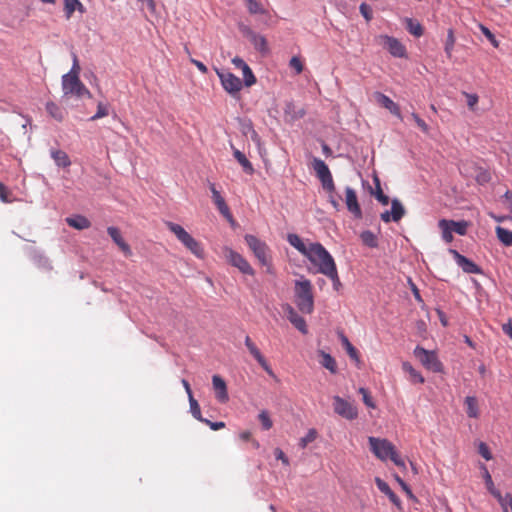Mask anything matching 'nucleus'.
I'll return each mask as SVG.
<instances>
[{
	"mask_svg": "<svg viewBox=\"0 0 512 512\" xmlns=\"http://www.w3.org/2000/svg\"><path fill=\"white\" fill-rule=\"evenodd\" d=\"M46 111L53 119L58 122H62L65 118V111L52 101L46 103Z\"/></svg>",
	"mask_w": 512,
	"mask_h": 512,
	"instance_id": "393cba45",
	"label": "nucleus"
},
{
	"mask_svg": "<svg viewBox=\"0 0 512 512\" xmlns=\"http://www.w3.org/2000/svg\"><path fill=\"white\" fill-rule=\"evenodd\" d=\"M455 41H456V39H455V36H454V32H453L452 29H449L448 33H447V38H446V41H445V47H444L446 56L449 59L452 58V53H453Z\"/></svg>",
	"mask_w": 512,
	"mask_h": 512,
	"instance_id": "c9c22d12",
	"label": "nucleus"
},
{
	"mask_svg": "<svg viewBox=\"0 0 512 512\" xmlns=\"http://www.w3.org/2000/svg\"><path fill=\"white\" fill-rule=\"evenodd\" d=\"M51 157L59 167H68L71 165L70 158L68 154L60 149L52 150L51 151Z\"/></svg>",
	"mask_w": 512,
	"mask_h": 512,
	"instance_id": "a878e982",
	"label": "nucleus"
},
{
	"mask_svg": "<svg viewBox=\"0 0 512 512\" xmlns=\"http://www.w3.org/2000/svg\"><path fill=\"white\" fill-rule=\"evenodd\" d=\"M402 369L410 375V379L414 383H424V377L416 371L409 362L402 364Z\"/></svg>",
	"mask_w": 512,
	"mask_h": 512,
	"instance_id": "473e14b6",
	"label": "nucleus"
},
{
	"mask_svg": "<svg viewBox=\"0 0 512 512\" xmlns=\"http://www.w3.org/2000/svg\"><path fill=\"white\" fill-rule=\"evenodd\" d=\"M201 422L205 423L206 425H208L214 431L220 430V429L225 427V423L222 422V421H220V422H212V421L204 418Z\"/></svg>",
	"mask_w": 512,
	"mask_h": 512,
	"instance_id": "13d9d810",
	"label": "nucleus"
},
{
	"mask_svg": "<svg viewBox=\"0 0 512 512\" xmlns=\"http://www.w3.org/2000/svg\"><path fill=\"white\" fill-rule=\"evenodd\" d=\"M411 118L414 120L415 124L418 126V128L424 132V133H428L429 132V126L426 124V122L419 117V115L415 112H412L411 113Z\"/></svg>",
	"mask_w": 512,
	"mask_h": 512,
	"instance_id": "09e8293b",
	"label": "nucleus"
},
{
	"mask_svg": "<svg viewBox=\"0 0 512 512\" xmlns=\"http://www.w3.org/2000/svg\"><path fill=\"white\" fill-rule=\"evenodd\" d=\"M245 345L249 352L253 355V357L256 359V361L260 364V366L269 374L273 375V371L271 367L269 366L268 362L264 358V356L261 354L260 350L257 348V346L253 343L251 338L249 336H246L245 338Z\"/></svg>",
	"mask_w": 512,
	"mask_h": 512,
	"instance_id": "f3484780",
	"label": "nucleus"
},
{
	"mask_svg": "<svg viewBox=\"0 0 512 512\" xmlns=\"http://www.w3.org/2000/svg\"><path fill=\"white\" fill-rule=\"evenodd\" d=\"M478 452L486 460H490L492 458L489 447L483 442L479 444Z\"/></svg>",
	"mask_w": 512,
	"mask_h": 512,
	"instance_id": "6e6d98bb",
	"label": "nucleus"
},
{
	"mask_svg": "<svg viewBox=\"0 0 512 512\" xmlns=\"http://www.w3.org/2000/svg\"><path fill=\"white\" fill-rule=\"evenodd\" d=\"M358 392L362 395V399L364 404L369 408H375V402L373 401L372 396L370 395L369 391L366 388H359Z\"/></svg>",
	"mask_w": 512,
	"mask_h": 512,
	"instance_id": "49530a36",
	"label": "nucleus"
},
{
	"mask_svg": "<svg viewBox=\"0 0 512 512\" xmlns=\"http://www.w3.org/2000/svg\"><path fill=\"white\" fill-rule=\"evenodd\" d=\"M287 240L291 246L308 258L317 268V273L328 274L336 266L333 257L322 244L318 242L305 243L297 234H289Z\"/></svg>",
	"mask_w": 512,
	"mask_h": 512,
	"instance_id": "f257e3e1",
	"label": "nucleus"
},
{
	"mask_svg": "<svg viewBox=\"0 0 512 512\" xmlns=\"http://www.w3.org/2000/svg\"><path fill=\"white\" fill-rule=\"evenodd\" d=\"M312 168L315 171L316 176L320 180L324 191L331 192L335 190V184L332 174L323 160L314 157L312 160Z\"/></svg>",
	"mask_w": 512,
	"mask_h": 512,
	"instance_id": "0eeeda50",
	"label": "nucleus"
},
{
	"mask_svg": "<svg viewBox=\"0 0 512 512\" xmlns=\"http://www.w3.org/2000/svg\"><path fill=\"white\" fill-rule=\"evenodd\" d=\"M503 332L512 339V323L509 321L502 325Z\"/></svg>",
	"mask_w": 512,
	"mask_h": 512,
	"instance_id": "774afa93",
	"label": "nucleus"
},
{
	"mask_svg": "<svg viewBox=\"0 0 512 512\" xmlns=\"http://www.w3.org/2000/svg\"><path fill=\"white\" fill-rule=\"evenodd\" d=\"M325 276L328 277L332 281L334 290L339 291L340 288L342 287V284L340 281L337 267L335 266L333 269H331L328 272V274H325Z\"/></svg>",
	"mask_w": 512,
	"mask_h": 512,
	"instance_id": "a19ab883",
	"label": "nucleus"
},
{
	"mask_svg": "<svg viewBox=\"0 0 512 512\" xmlns=\"http://www.w3.org/2000/svg\"><path fill=\"white\" fill-rule=\"evenodd\" d=\"M360 12H361V14L363 15V17H364L367 21L371 20V18H372V10H371V8H370L368 5H366V4H364V3H363V4H361V5H360Z\"/></svg>",
	"mask_w": 512,
	"mask_h": 512,
	"instance_id": "052dcab7",
	"label": "nucleus"
},
{
	"mask_svg": "<svg viewBox=\"0 0 512 512\" xmlns=\"http://www.w3.org/2000/svg\"><path fill=\"white\" fill-rule=\"evenodd\" d=\"M360 238L363 244L370 248H375L378 246L377 236L369 230L363 231L360 235Z\"/></svg>",
	"mask_w": 512,
	"mask_h": 512,
	"instance_id": "f704fd0d",
	"label": "nucleus"
},
{
	"mask_svg": "<svg viewBox=\"0 0 512 512\" xmlns=\"http://www.w3.org/2000/svg\"><path fill=\"white\" fill-rule=\"evenodd\" d=\"M288 319L301 333L306 334L308 332L305 319L299 316L293 309L290 310Z\"/></svg>",
	"mask_w": 512,
	"mask_h": 512,
	"instance_id": "bb28decb",
	"label": "nucleus"
},
{
	"mask_svg": "<svg viewBox=\"0 0 512 512\" xmlns=\"http://www.w3.org/2000/svg\"><path fill=\"white\" fill-rule=\"evenodd\" d=\"M66 222L70 227H73L77 230H84L91 226L90 221L82 215H77L74 217L66 218Z\"/></svg>",
	"mask_w": 512,
	"mask_h": 512,
	"instance_id": "5701e85b",
	"label": "nucleus"
},
{
	"mask_svg": "<svg viewBox=\"0 0 512 512\" xmlns=\"http://www.w3.org/2000/svg\"><path fill=\"white\" fill-rule=\"evenodd\" d=\"M375 98L381 106L389 110L393 115L401 118L400 108L392 99L380 92L375 93Z\"/></svg>",
	"mask_w": 512,
	"mask_h": 512,
	"instance_id": "412c9836",
	"label": "nucleus"
},
{
	"mask_svg": "<svg viewBox=\"0 0 512 512\" xmlns=\"http://www.w3.org/2000/svg\"><path fill=\"white\" fill-rule=\"evenodd\" d=\"M345 204L348 211L356 218H362V210L358 203V198L355 190L351 187L345 188Z\"/></svg>",
	"mask_w": 512,
	"mask_h": 512,
	"instance_id": "4468645a",
	"label": "nucleus"
},
{
	"mask_svg": "<svg viewBox=\"0 0 512 512\" xmlns=\"http://www.w3.org/2000/svg\"><path fill=\"white\" fill-rule=\"evenodd\" d=\"M394 478L397 481V483L401 486V488L406 492V494L408 496L412 497L413 496L412 491L409 488V486L407 485V483L398 475H394Z\"/></svg>",
	"mask_w": 512,
	"mask_h": 512,
	"instance_id": "bf43d9fd",
	"label": "nucleus"
},
{
	"mask_svg": "<svg viewBox=\"0 0 512 512\" xmlns=\"http://www.w3.org/2000/svg\"><path fill=\"white\" fill-rule=\"evenodd\" d=\"M274 455H275L276 459L281 460L283 464H285V465L289 464V460H288L287 456L284 454V452L280 448H276L274 450Z\"/></svg>",
	"mask_w": 512,
	"mask_h": 512,
	"instance_id": "680f3d73",
	"label": "nucleus"
},
{
	"mask_svg": "<svg viewBox=\"0 0 512 512\" xmlns=\"http://www.w3.org/2000/svg\"><path fill=\"white\" fill-rule=\"evenodd\" d=\"M295 304L297 308L305 314H311L314 311L313 285L309 279L301 276L294 284Z\"/></svg>",
	"mask_w": 512,
	"mask_h": 512,
	"instance_id": "7ed1b4c3",
	"label": "nucleus"
},
{
	"mask_svg": "<svg viewBox=\"0 0 512 512\" xmlns=\"http://www.w3.org/2000/svg\"><path fill=\"white\" fill-rule=\"evenodd\" d=\"M242 72H243L244 83L247 87H250L256 83V77L254 76L251 68L248 65L245 66V68L242 70Z\"/></svg>",
	"mask_w": 512,
	"mask_h": 512,
	"instance_id": "a18cd8bd",
	"label": "nucleus"
},
{
	"mask_svg": "<svg viewBox=\"0 0 512 512\" xmlns=\"http://www.w3.org/2000/svg\"><path fill=\"white\" fill-rule=\"evenodd\" d=\"M233 155L247 174L252 175L254 173L253 165L247 159L244 153H242L240 150L236 148H233Z\"/></svg>",
	"mask_w": 512,
	"mask_h": 512,
	"instance_id": "b1692460",
	"label": "nucleus"
},
{
	"mask_svg": "<svg viewBox=\"0 0 512 512\" xmlns=\"http://www.w3.org/2000/svg\"><path fill=\"white\" fill-rule=\"evenodd\" d=\"M108 115V109L103 103H98L97 112L90 118L91 121L98 120Z\"/></svg>",
	"mask_w": 512,
	"mask_h": 512,
	"instance_id": "3c124183",
	"label": "nucleus"
},
{
	"mask_svg": "<svg viewBox=\"0 0 512 512\" xmlns=\"http://www.w3.org/2000/svg\"><path fill=\"white\" fill-rule=\"evenodd\" d=\"M463 94L467 98V105H468L469 109L475 110V107L478 104V100H479L478 96L476 94H469L466 92H464Z\"/></svg>",
	"mask_w": 512,
	"mask_h": 512,
	"instance_id": "5fc2aeb1",
	"label": "nucleus"
},
{
	"mask_svg": "<svg viewBox=\"0 0 512 512\" xmlns=\"http://www.w3.org/2000/svg\"><path fill=\"white\" fill-rule=\"evenodd\" d=\"M165 225L192 254L198 258L204 257V250L201 244L196 239H194L181 225L171 221H166Z\"/></svg>",
	"mask_w": 512,
	"mask_h": 512,
	"instance_id": "39448f33",
	"label": "nucleus"
},
{
	"mask_svg": "<svg viewBox=\"0 0 512 512\" xmlns=\"http://www.w3.org/2000/svg\"><path fill=\"white\" fill-rule=\"evenodd\" d=\"M375 483L378 487V489L384 493L385 495L388 496L389 500L396 506L400 507L401 506V500L399 499V497L391 490V488L389 487V485L383 481L381 478L379 477H376L375 478Z\"/></svg>",
	"mask_w": 512,
	"mask_h": 512,
	"instance_id": "4be33fe9",
	"label": "nucleus"
},
{
	"mask_svg": "<svg viewBox=\"0 0 512 512\" xmlns=\"http://www.w3.org/2000/svg\"><path fill=\"white\" fill-rule=\"evenodd\" d=\"M223 255L225 259L234 267L238 268L243 274L254 275V269L248 263V261L229 247L223 248Z\"/></svg>",
	"mask_w": 512,
	"mask_h": 512,
	"instance_id": "1a4fd4ad",
	"label": "nucleus"
},
{
	"mask_svg": "<svg viewBox=\"0 0 512 512\" xmlns=\"http://www.w3.org/2000/svg\"><path fill=\"white\" fill-rule=\"evenodd\" d=\"M232 63L234 64V66L238 69H241L243 70L245 68V66H247L246 62L241 59L240 57H234L232 59Z\"/></svg>",
	"mask_w": 512,
	"mask_h": 512,
	"instance_id": "69168bd1",
	"label": "nucleus"
},
{
	"mask_svg": "<svg viewBox=\"0 0 512 512\" xmlns=\"http://www.w3.org/2000/svg\"><path fill=\"white\" fill-rule=\"evenodd\" d=\"M217 75L220 78L221 84L226 92L232 96H236L242 89V81L239 77L228 71H218Z\"/></svg>",
	"mask_w": 512,
	"mask_h": 512,
	"instance_id": "9b49d317",
	"label": "nucleus"
},
{
	"mask_svg": "<svg viewBox=\"0 0 512 512\" xmlns=\"http://www.w3.org/2000/svg\"><path fill=\"white\" fill-rule=\"evenodd\" d=\"M212 385L215 390V397L220 403H226L229 400V395L227 392V385L225 381L219 376L214 375L212 377Z\"/></svg>",
	"mask_w": 512,
	"mask_h": 512,
	"instance_id": "a211bd4d",
	"label": "nucleus"
},
{
	"mask_svg": "<svg viewBox=\"0 0 512 512\" xmlns=\"http://www.w3.org/2000/svg\"><path fill=\"white\" fill-rule=\"evenodd\" d=\"M326 193L328 194L329 202L332 204V206L336 210H339L340 203H339V201L335 197V190H333L331 192H326Z\"/></svg>",
	"mask_w": 512,
	"mask_h": 512,
	"instance_id": "0e129e2a",
	"label": "nucleus"
},
{
	"mask_svg": "<svg viewBox=\"0 0 512 512\" xmlns=\"http://www.w3.org/2000/svg\"><path fill=\"white\" fill-rule=\"evenodd\" d=\"M466 413L470 418H477L479 416L478 401L473 396L465 398Z\"/></svg>",
	"mask_w": 512,
	"mask_h": 512,
	"instance_id": "c756f323",
	"label": "nucleus"
},
{
	"mask_svg": "<svg viewBox=\"0 0 512 512\" xmlns=\"http://www.w3.org/2000/svg\"><path fill=\"white\" fill-rule=\"evenodd\" d=\"M451 223V227H452V231L453 232H456L458 235H465L467 233V228H468V223L466 221H459V222H456V221H453V220H450Z\"/></svg>",
	"mask_w": 512,
	"mask_h": 512,
	"instance_id": "37998d69",
	"label": "nucleus"
},
{
	"mask_svg": "<svg viewBox=\"0 0 512 512\" xmlns=\"http://www.w3.org/2000/svg\"><path fill=\"white\" fill-rule=\"evenodd\" d=\"M498 240L505 246L512 245V231L505 229L501 226H497L495 229Z\"/></svg>",
	"mask_w": 512,
	"mask_h": 512,
	"instance_id": "2f4dec72",
	"label": "nucleus"
},
{
	"mask_svg": "<svg viewBox=\"0 0 512 512\" xmlns=\"http://www.w3.org/2000/svg\"><path fill=\"white\" fill-rule=\"evenodd\" d=\"M368 442L370 450L377 458L383 461L390 459L396 466L406 469L404 460L401 459L392 442L373 436L368 438Z\"/></svg>",
	"mask_w": 512,
	"mask_h": 512,
	"instance_id": "20e7f679",
	"label": "nucleus"
},
{
	"mask_svg": "<svg viewBox=\"0 0 512 512\" xmlns=\"http://www.w3.org/2000/svg\"><path fill=\"white\" fill-rule=\"evenodd\" d=\"M78 8L82 11L83 5L79 0H65V12L67 18H70L73 12Z\"/></svg>",
	"mask_w": 512,
	"mask_h": 512,
	"instance_id": "58836bf2",
	"label": "nucleus"
},
{
	"mask_svg": "<svg viewBox=\"0 0 512 512\" xmlns=\"http://www.w3.org/2000/svg\"><path fill=\"white\" fill-rule=\"evenodd\" d=\"M306 111L304 108H297L293 103H288L285 108V115L289 117L291 121H295L304 117Z\"/></svg>",
	"mask_w": 512,
	"mask_h": 512,
	"instance_id": "c85d7f7f",
	"label": "nucleus"
},
{
	"mask_svg": "<svg viewBox=\"0 0 512 512\" xmlns=\"http://www.w3.org/2000/svg\"><path fill=\"white\" fill-rule=\"evenodd\" d=\"M451 221L446 219H441L438 223V226L442 232V238L446 243H450L453 240L452 235V227L450 225Z\"/></svg>",
	"mask_w": 512,
	"mask_h": 512,
	"instance_id": "7c9ffc66",
	"label": "nucleus"
},
{
	"mask_svg": "<svg viewBox=\"0 0 512 512\" xmlns=\"http://www.w3.org/2000/svg\"><path fill=\"white\" fill-rule=\"evenodd\" d=\"M333 410L337 415L347 420H354L358 416L356 406L340 396L333 397Z\"/></svg>",
	"mask_w": 512,
	"mask_h": 512,
	"instance_id": "9d476101",
	"label": "nucleus"
},
{
	"mask_svg": "<svg viewBox=\"0 0 512 512\" xmlns=\"http://www.w3.org/2000/svg\"><path fill=\"white\" fill-rule=\"evenodd\" d=\"M210 191L212 193V199L219 212L227 219H232V215L225 199L221 196L220 192L216 189L214 183L209 184Z\"/></svg>",
	"mask_w": 512,
	"mask_h": 512,
	"instance_id": "dca6fc26",
	"label": "nucleus"
},
{
	"mask_svg": "<svg viewBox=\"0 0 512 512\" xmlns=\"http://www.w3.org/2000/svg\"><path fill=\"white\" fill-rule=\"evenodd\" d=\"M191 62L201 71L203 74H206L208 69L207 67L201 62L196 59H191Z\"/></svg>",
	"mask_w": 512,
	"mask_h": 512,
	"instance_id": "338daca9",
	"label": "nucleus"
},
{
	"mask_svg": "<svg viewBox=\"0 0 512 512\" xmlns=\"http://www.w3.org/2000/svg\"><path fill=\"white\" fill-rule=\"evenodd\" d=\"M377 40L392 56L402 58L406 55V48L398 39L388 35H381Z\"/></svg>",
	"mask_w": 512,
	"mask_h": 512,
	"instance_id": "f8f14e48",
	"label": "nucleus"
},
{
	"mask_svg": "<svg viewBox=\"0 0 512 512\" xmlns=\"http://www.w3.org/2000/svg\"><path fill=\"white\" fill-rule=\"evenodd\" d=\"M479 28L481 32L486 36V38L490 41V43L497 48L499 46V42L497 41L495 35L486 26L482 24L479 25Z\"/></svg>",
	"mask_w": 512,
	"mask_h": 512,
	"instance_id": "8fccbe9b",
	"label": "nucleus"
},
{
	"mask_svg": "<svg viewBox=\"0 0 512 512\" xmlns=\"http://www.w3.org/2000/svg\"><path fill=\"white\" fill-rule=\"evenodd\" d=\"M319 355L321 357L320 364L332 374L337 373V363L335 359L324 351H319Z\"/></svg>",
	"mask_w": 512,
	"mask_h": 512,
	"instance_id": "cd10ccee",
	"label": "nucleus"
},
{
	"mask_svg": "<svg viewBox=\"0 0 512 512\" xmlns=\"http://www.w3.org/2000/svg\"><path fill=\"white\" fill-rule=\"evenodd\" d=\"M246 7L250 14L268 15V11L257 0H246Z\"/></svg>",
	"mask_w": 512,
	"mask_h": 512,
	"instance_id": "72a5a7b5",
	"label": "nucleus"
},
{
	"mask_svg": "<svg viewBox=\"0 0 512 512\" xmlns=\"http://www.w3.org/2000/svg\"><path fill=\"white\" fill-rule=\"evenodd\" d=\"M290 67L295 70L296 74L302 73L304 66L299 57L293 56L289 63Z\"/></svg>",
	"mask_w": 512,
	"mask_h": 512,
	"instance_id": "603ef678",
	"label": "nucleus"
},
{
	"mask_svg": "<svg viewBox=\"0 0 512 512\" xmlns=\"http://www.w3.org/2000/svg\"><path fill=\"white\" fill-rule=\"evenodd\" d=\"M254 130L251 121H244L241 126V131L244 135H249Z\"/></svg>",
	"mask_w": 512,
	"mask_h": 512,
	"instance_id": "e2e57ef3",
	"label": "nucleus"
},
{
	"mask_svg": "<svg viewBox=\"0 0 512 512\" xmlns=\"http://www.w3.org/2000/svg\"><path fill=\"white\" fill-rule=\"evenodd\" d=\"M340 337H341L342 344L345 347L348 355L353 359H358L357 349L350 343V341L344 334H341Z\"/></svg>",
	"mask_w": 512,
	"mask_h": 512,
	"instance_id": "79ce46f5",
	"label": "nucleus"
},
{
	"mask_svg": "<svg viewBox=\"0 0 512 512\" xmlns=\"http://www.w3.org/2000/svg\"><path fill=\"white\" fill-rule=\"evenodd\" d=\"M246 36L257 51L261 52L262 54L268 53V44L264 36L259 35L250 29L247 30Z\"/></svg>",
	"mask_w": 512,
	"mask_h": 512,
	"instance_id": "6ab92c4d",
	"label": "nucleus"
},
{
	"mask_svg": "<svg viewBox=\"0 0 512 512\" xmlns=\"http://www.w3.org/2000/svg\"><path fill=\"white\" fill-rule=\"evenodd\" d=\"M450 253L453 255L457 265L462 268L465 273L468 274H481V268L476 265L472 260L463 256L456 250H450Z\"/></svg>",
	"mask_w": 512,
	"mask_h": 512,
	"instance_id": "2eb2a0df",
	"label": "nucleus"
},
{
	"mask_svg": "<svg viewBox=\"0 0 512 512\" xmlns=\"http://www.w3.org/2000/svg\"><path fill=\"white\" fill-rule=\"evenodd\" d=\"M72 67L70 71L62 76L63 97H75L76 99L91 98L92 94L80 80L81 67L78 56L72 53Z\"/></svg>",
	"mask_w": 512,
	"mask_h": 512,
	"instance_id": "f03ea898",
	"label": "nucleus"
},
{
	"mask_svg": "<svg viewBox=\"0 0 512 512\" xmlns=\"http://www.w3.org/2000/svg\"><path fill=\"white\" fill-rule=\"evenodd\" d=\"M12 193L3 183L0 182V200L3 203H12L14 198L11 197Z\"/></svg>",
	"mask_w": 512,
	"mask_h": 512,
	"instance_id": "de8ad7c7",
	"label": "nucleus"
},
{
	"mask_svg": "<svg viewBox=\"0 0 512 512\" xmlns=\"http://www.w3.org/2000/svg\"><path fill=\"white\" fill-rule=\"evenodd\" d=\"M405 215V208L398 199L391 201V211H384L381 213L380 218L383 222L389 223L390 221L398 222Z\"/></svg>",
	"mask_w": 512,
	"mask_h": 512,
	"instance_id": "ddd939ff",
	"label": "nucleus"
},
{
	"mask_svg": "<svg viewBox=\"0 0 512 512\" xmlns=\"http://www.w3.org/2000/svg\"><path fill=\"white\" fill-rule=\"evenodd\" d=\"M107 232L115 244L126 256H130L132 254L130 246L124 241L118 228L112 226L108 227Z\"/></svg>",
	"mask_w": 512,
	"mask_h": 512,
	"instance_id": "aec40b11",
	"label": "nucleus"
},
{
	"mask_svg": "<svg viewBox=\"0 0 512 512\" xmlns=\"http://www.w3.org/2000/svg\"><path fill=\"white\" fill-rule=\"evenodd\" d=\"M318 436L316 429L311 428L307 434L299 440V446L304 449L308 444L315 441Z\"/></svg>",
	"mask_w": 512,
	"mask_h": 512,
	"instance_id": "ea45409f",
	"label": "nucleus"
},
{
	"mask_svg": "<svg viewBox=\"0 0 512 512\" xmlns=\"http://www.w3.org/2000/svg\"><path fill=\"white\" fill-rule=\"evenodd\" d=\"M414 355L419 359L421 364L428 370H431L435 373H440L443 371V365L437 357V354L434 351H429L424 349L423 347L417 346L414 349Z\"/></svg>",
	"mask_w": 512,
	"mask_h": 512,
	"instance_id": "6e6552de",
	"label": "nucleus"
},
{
	"mask_svg": "<svg viewBox=\"0 0 512 512\" xmlns=\"http://www.w3.org/2000/svg\"><path fill=\"white\" fill-rule=\"evenodd\" d=\"M375 197L381 204H383V205L389 204V201H390L389 197L383 193V191L379 185H378L377 191L375 193Z\"/></svg>",
	"mask_w": 512,
	"mask_h": 512,
	"instance_id": "4d7b16f0",
	"label": "nucleus"
},
{
	"mask_svg": "<svg viewBox=\"0 0 512 512\" xmlns=\"http://www.w3.org/2000/svg\"><path fill=\"white\" fill-rule=\"evenodd\" d=\"M188 399H189L191 414L193 415V417L195 419H197L198 421L201 422L204 418L202 417L201 409H200V406H199L197 400L193 397V395H190V397H188Z\"/></svg>",
	"mask_w": 512,
	"mask_h": 512,
	"instance_id": "e433bc0d",
	"label": "nucleus"
},
{
	"mask_svg": "<svg viewBox=\"0 0 512 512\" xmlns=\"http://www.w3.org/2000/svg\"><path fill=\"white\" fill-rule=\"evenodd\" d=\"M258 419L261 422L262 428L264 430H269L273 426V422L269 416V413L265 410L261 411L258 415Z\"/></svg>",
	"mask_w": 512,
	"mask_h": 512,
	"instance_id": "c03bdc74",
	"label": "nucleus"
},
{
	"mask_svg": "<svg viewBox=\"0 0 512 512\" xmlns=\"http://www.w3.org/2000/svg\"><path fill=\"white\" fill-rule=\"evenodd\" d=\"M245 242L251 249L261 265L266 266L268 271L271 267L270 249L267 244L254 235H246Z\"/></svg>",
	"mask_w": 512,
	"mask_h": 512,
	"instance_id": "423d86ee",
	"label": "nucleus"
},
{
	"mask_svg": "<svg viewBox=\"0 0 512 512\" xmlns=\"http://www.w3.org/2000/svg\"><path fill=\"white\" fill-rule=\"evenodd\" d=\"M141 3V8L143 10H148L151 14L156 12V3L155 0H138Z\"/></svg>",
	"mask_w": 512,
	"mask_h": 512,
	"instance_id": "864d4df0",
	"label": "nucleus"
},
{
	"mask_svg": "<svg viewBox=\"0 0 512 512\" xmlns=\"http://www.w3.org/2000/svg\"><path fill=\"white\" fill-rule=\"evenodd\" d=\"M407 30L414 36L420 37L423 35V27L419 22L412 19H407Z\"/></svg>",
	"mask_w": 512,
	"mask_h": 512,
	"instance_id": "4c0bfd02",
	"label": "nucleus"
}]
</instances>
